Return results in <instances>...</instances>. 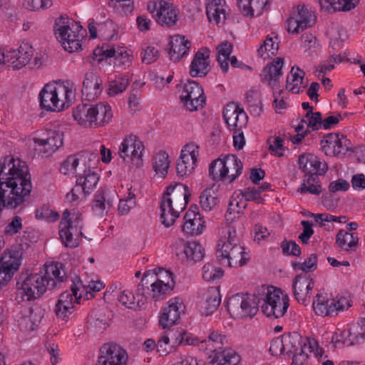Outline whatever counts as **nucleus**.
Instances as JSON below:
<instances>
[{
	"label": "nucleus",
	"instance_id": "nucleus-2",
	"mask_svg": "<svg viewBox=\"0 0 365 365\" xmlns=\"http://www.w3.org/2000/svg\"><path fill=\"white\" fill-rule=\"evenodd\" d=\"M191 193L186 185L178 182L170 185L160 202V218L162 223L168 227L171 226L188 204Z\"/></svg>",
	"mask_w": 365,
	"mask_h": 365
},
{
	"label": "nucleus",
	"instance_id": "nucleus-4",
	"mask_svg": "<svg viewBox=\"0 0 365 365\" xmlns=\"http://www.w3.org/2000/svg\"><path fill=\"white\" fill-rule=\"evenodd\" d=\"M216 257L222 264L230 267H242L250 259L249 255L236 237V232L230 229L227 231V236L218 241Z\"/></svg>",
	"mask_w": 365,
	"mask_h": 365
},
{
	"label": "nucleus",
	"instance_id": "nucleus-38",
	"mask_svg": "<svg viewBox=\"0 0 365 365\" xmlns=\"http://www.w3.org/2000/svg\"><path fill=\"white\" fill-rule=\"evenodd\" d=\"M224 173L225 179H229L232 182L242 173L243 164L235 155H227L225 156Z\"/></svg>",
	"mask_w": 365,
	"mask_h": 365
},
{
	"label": "nucleus",
	"instance_id": "nucleus-56",
	"mask_svg": "<svg viewBox=\"0 0 365 365\" xmlns=\"http://www.w3.org/2000/svg\"><path fill=\"white\" fill-rule=\"evenodd\" d=\"M351 332L349 329H344L335 332L331 337V342L334 344L335 346L339 345H346L350 346L354 345V341L351 339Z\"/></svg>",
	"mask_w": 365,
	"mask_h": 365
},
{
	"label": "nucleus",
	"instance_id": "nucleus-12",
	"mask_svg": "<svg viewBox=\"0 0 365 365\" xmlns=\"http://www.w3.org/2000/svg\"><path fill=\"white\" fill-rule=\"evenodd\" d=\"M180 88H182L180 99L187 110L195 111L204 106L206 98L199 83L187 80V82L182 83Z\"/></svg>",
	"mask_w": 365,
	"mask_h": 365
},
{
	"label": "nucleus",
	"instance_id": "nucleus-41",
	"mask_svg": "<svg viewBox=\"0 0 365 365\" xmlns=\"http://www.w3.org/2000/svg\"><path fill=\"white\" fill-rule=\"evenodd\" d=\"M182 252L190 262H197L204 257V249L196 242H182Z\"/></svg>",
	"mask_w": 365,
	"mask_h": 365
},
{
	"label": "nucleus",
	"instance_id": "nucleus-50",
	"mask_svg": "<svg viewBox=\"0 0 365 365\" xmlns=\"http://www.w3.org/2000/svg\"><path fill=\"white\" fill-rule=\"evenodd\" d=\"M170 166V160L168 155L161 151L156 154L153 158V169L157 174H161L163 177L168 173Z\"/></svg>",
	"mask_w": 365,
	"mask_h": 365
},
{
	"label": "nucleus",
	"instance_id": "nucleus-21",
	"mask_svg": "<svg viewBox=\"0 0 365 365\" xmlns=\"http://www.w3.org/2000/svg\"><path fill=\"white\" fill-rule=\"evenodd\" d=\"M150 274H151L150 271H146L143 274L141 282L138 285L137 296L138 298L137 302H135V297L133 293L128 290H124L120 292L118 298V302L128 309L134 310L143 309L146 302L144 282Z\"/></svg>",
	"mask_w": 365,
	"mask_h": 365
},
{
	"label": "nucleus",
	"instance_id": "nucleus-40",
	"mask_svg": "<svg viewBox=\"0 0 365 365\" xmlns=\"http://www.w3.org/2000/svg\"><path fill=\"white\" fill-rule=\"evenodd\" d=\"M359 238L355 233L341 230L336 236V244L345 251H354L358 245Z\"/></svg>",
	"mask_w": 365,
	"mask_h": 365
},
{
	"label": "nucleus",
	"instance_id": "nucleus-52",
	"mask_svg": "<svg viewBox=\"0 0 365 365\" xmlns=\"http://www.w3.org/2000/svg\"><path fill=\"white\" fill-rule=\"evenodd\" d=\"M88 322L96 332H102L109 327V319L102 313L91 314L88 317Z\"/></svg>",
	"mask_w": 365,
	"mask_h": 365
},
{
	"label": "nucleus",
	"instance_id": "nucleus-36",
	"mask_svg": "<svg viewBox=\"0 0 365 365\" xmlns=\"http://www.w3.org/2000/svg\"><path fill=\"white\" fill-rule=\"evenodd\" d=\"M221 302L220 291L217 287H210L203 294L201 311L208 316L217 310Z\"/></svg>",
	"mask_w": 365,
	"mask_h": 365
},
{
	"label": "nucleus",
	"instance_id": "nucleus-17",
	"mask_svg": "<svg viewBox=\"0 0 365 365\" xmlns=\"http://www.w3.org/2000/svg\"><path fill=\"white\" fill-rule=\"evenodd\" d=\"M98 162V155L93 152L83 151L76 155H71L62 162L60 172L63 175L76 174L78 177V168L79 170L87 168L89 163Z\"/></svg>",
	"mask_w": 365,
	"mask_h": 365
},
{
	"label": "nucleus",
	"instance_id": "nucleus-26",
	"mask_svg": "<svg viewBox=\"0 0 365 365\" xmlns=\"http://www.w3.org/2000/svg\"><path fill=\"white\" fill-rule=\"evenodd\" d=\"M298 164L299 168L305 173V175H323L328 169L325 162H321L317 156L312 153L301 155L298 159Z\"/></svg>",
	"mask_w": 365,
	"mask_h": 365
},
{
	"label": "nucleus",
	"instance_id": "nucleus-48",
	"mask_svg": "<svg viewBox=\"0 0 365 365\" xmlns=\"http://www.w3.org/2000/svg\"><path fill=\"white\" fill-rule=\"evenodd\" d=\"M219 202L217 195L211 189H205L200 195V203L203 210L210 211L215 208Z\"/></svg>",
	"mask_w": 365,
	"mask_h": 365
},
{
	"label": "nucleus",
	"instance_id": "nucleus-60",
	"mask_svg": "<svg viewBox=\"0 0 365 365\" xmlns=\"http://www.w3.org/2000/svg\"><path fill=\"white\" fill-rule=\"evenodd\" d=\"M151 274H149L152 278L155 277L153 281L163 280L165 283L168 282L173 284V288L175 286V282L173 279V274L169 270L164 269L163 268L153 269L150 270Z\"/></svg>",
	"mask_w": 365,
	"mask_h": 365
},
{
	"label": "nucleus",
	"instance_id": "nucleus-5",
	"mask_svg": "<svg viewBox=\"0 0 365 365\" xmlns=\"http://www.w3.org/2000/svg\"><path fill=\"white\" fill-rule=\"evenodd\" d=\"M54 32L66 51L72 53L81 48V38L86 31L78 22L61 16L55 23Z\"/></svg>",
	"mask_w": 365,
	"mask_h": 365
},
{
	"label": "nucleus",
	"instance_id": "nucleus-42",
	"mask_svg": "<svg viewBox=\"0 0 365 365\" xmlns=\"http://www.w3.org/2000/svg\"><path fill=\"white\" fill-rule=\"evenodd\" d=\"M240 360V356L234 350L225 349L214 355L207 365H237Z\"/></svg>",
	"mask_w": 365,
	"mask_h": 365
},
{
	"label": "nucleus",
	"instance_id": "nucleus-23",
	"mask_svg": "<svg viewBox=\"0 0 365 365\" xmlns=\"http://www.w3.org/2000/svg\"><path fill=\"white\" fill-rule=\"evenodd\" d=\"M223 118L230 130L245 127L248 120L243 108L235 103L227 105L223 111Z\"/></svg>",
	"mask_w": 365,
	"mask_h": 365
},
{
	"label": "nucleus",
	"instance_id": "nucleus-13",
	"mask_svg": "<svg viewBox=\"0 0 365 365\" xmlns=\"http://www.w3.org/2000/svg\"><path fill=\"white\" fill-rule=\"evenodd\" d=\"M284 351L292 357L291 365H302L308 359L307 343L297 332L287 333L282 336Z\"/></svg>",
	"mask_w": 365,
	"mask_h": 365
},
{
	"label": "nucleus",
	"instance_id": "nucleus-8",
	"mask_svg": "<svg viewBox=\"0 0 365 365\" xmlns=\"http://www.w3.org/2000/svg\"><path fill=\"white\" fill-rule=\"evenodd\" d=\"M72 93L67 86L46 84L39 93L40 106L48 111H60L65 108L64 100Z\"/></svg>",
	"mask_w": 365,
	"mask_h": 365
},
{
	"label": "nucleus",
	"instance_id": "nucleus-16",
	"mask_svg": "<svg viewBox=\"0 0 365 365\" xmlns=\"http://www.w3.org/2000/svg\"><path fill=\"white\" fill-rule=\"evenodd\" d=\"M148 10L157 23L163 26L170 27L178 21V11L171 4L165 1L150 2Z\"/></svg>",
	"mask_w": 365,
	"mask_h": 365
},
{
	"label": "nucleus",
	"instance_id": "nucleus-44",
	"mask_svg": "<svg viewBox=\"0 0 365 365\" xmlns=\"http://www.w3.org/2000/svg\"><path fill=\"white\" fill-rule=\"evenodd\" d=\"M300 193L309 192L312 195H319L322 192L319 178L317 175H304L303 182L297 189Z\"/></svg>",
	"mask_w": 365,
	"mask_h": 365
},
{
	"label": "nucleus",
	"instance_id": "nucleus-19",
	"mask_svg": "<svg viewBox=\"0 0 365 365\" xmlns=\"http://www.w3.org/2000/svg\"><path fill=\"white\" fill-rule=\"evenodd\" d=\"M314 286V279L309 274L301 273L293 279L292 291L298 303L304 306L310 304Z\"/></svg>",
	"mask_w": 365,
	"mask_h": 365
},
{
	"label": "nucleus",
	"instance_id": "nucleus-37",
	"mask_svg": "<svg viewBox=\"0 0 365 365\" xmlns=\"http://www.w3.org/2000/svg\"><path fill=\"white\" fill-rule=\"evenodd\" d=\"M224 3L222 0H207L206 14L208 21L216 25H223L226 19Z\"/></svg>",
	"mask_w": 365,
	"mask_h": 365
},
{
	"label": "nucleus",
	"instance_id": "nucleus-58",
	"mask_svg": "<svg viewBox=\"0 0 365 365\" xmlns=\"http://www.w3.org/2000/svg\"><path fill=\"white\" fill-rule=\"evenodd\" d=\"M222 274L223 272L220 268L215 267L210 263L205 264L202 268V277L207 282L220 279Z\"/></svg>",
	"mask_w": 365,
	"mask_h": 365
},
{
	"label": "nucleus",
	"instance_id": "nucleus-49",
	"mask_svg": "<svg viewBox=\"0 0 365 365\" xmlns=\"http://www.w3.org/2000/svg\"><path fill=\"white\" fill-rule=\"evenodd\" d=\"M218 56L217 61L220 65L221 69L223 72L226 73L229 68L228 60L232 51V45L228 42L225 41L220 43L217 48Z\"/></svg>",
	"mask_w": 365,
	"mask_h": 365
},
{
	"label": "nucleus",
	"instance_id": "nucleus-57",
	"mask_svg": "<svg viewBox=\"0 0 365 365\" xmlns=\"http://www.w3.org/2000/svg\"><path fill=\"white\" fill-rule=\"evenodd\" d=\"M160 56V51L155 46H146L141 51V61L143 63L151 64Z\"/></svg>",
	"mask_w": 365,
	"mask_h": 365
},
{
	"label": "nucleus",
	"instance_id": "nucleus-31",
	"mask_svg": "<svg viewBox=\"0 0 365 365\" xmlns=\"http://www.w3.org/2000/svg\"><path fill=\"white\" fill-rule=\"evenodd\" d=\"M21 259L22 251L21 249H7L0 257V267L14 274L19 269Z\"/></svg>",
	"mask_w": 365,
	"mask_h": 365
},
{
	"label": "nucleus",
	"instance_id": "nucleus-64",
	"mask_svg": "<svg viewBox=\"0 0 365 365\" xmlns=\"http://www.w3.org/2000/svg\"><path fill=\"white\" fill-rule=\"evenodd\" d=\"M351 142L344 135L338 133L337 143H336L335 155L334 156L341 158L346 155L350 148Z\"/></svg>",
	"mask_w": 365,
	"mask_h": 365
},
{
	"label": "nucleus",
	"instance_id": "nucleus-20",
	"mask_svg": "<svg viewBox=\"0 0 365 365\" xmlns=\"http://www.w3.org/2000/svg\"><path fill=\"white\" fill-rule=\"evenodd\" d=\"M25 186L23 183H16V189L11 190L12 187H4L5 193L4 195L0 194V207L4 206L9 209H16L17 207L24 205L26 202H28L30 197V194L32 189V184L30 181V187L29 192L24 193L23 190Z\"/></svg>",
	"mask_w": 365,
	"mask_h": 365
},
{
	"label": "nucleus",
	"instance_id": "nucleus-59",
	"mask_svg": "<svg viewBox=\"0 0 365 365\" xmlns=\"http://www.w3.org/2000/svg\"><path fill=\"white\" fill-rule=\"evenodd\" d=\"M6 67L13 71L19 70L29 63V62H23L21 56L11 53V51L6 53Z\"/></svg>",
	"mask_w": 365,
	"mask_h": 365
},
{
	"label": "nucleus",
	"instance_id": "nucleus-30",
	"mask_svg": "<svg viewBox=\"0 0 365 365\" xmlns=\"http://www.w3.org/2000/svg\"><path fill=\"white\" fill-rule=\"evenodd\" d=\"M145 278V297H150L155 301L163 299L168 294L173 290V284L165 283L163 280L150 282Z\"/></svg>",
	"mask_w": 365,
	"mask_h": 365
},
{
	"label": "nucleus",
	"instance_id": "nucleus-54",
	"mask_svg": "<svg viewBox=\"0 0 365 365\" xmlns=\"http://www.w3.org/2000/svg\"><path fill=\"white\" fill-rule=\"evenodd\" d=\"M338 133H331L324 137L320 142L322 151L326 155L334 156L335 155L336 143H337Z\"/></svg>",
	"mask_w": 365,
	"mask_h": 365
},
{
	"label": "nucleus",
	"instance_id": "nucleus-63",
	"mask_svg": "<svg viewBox=\"0 0 365 365\" xmlns=\"http://www.w3.org/2000/svg\"><path fill=\"white\" fill-rule=\"evenodd\" d=\"M52 0H24V6L30 11H38L50 8Z\"/></svg>",
	"mask_w": 365,
	"mask_h": 365
},
{
	"label": "nucleus",
	"instance_id": "nucleus-6",
	"mask_svg": "<svg viewBox=\"0 0 365 365\" xmlns=\"http://www.w3.org/2000/svg\"><path fill=\"white\" fill-rule=\"evenodd\" d=\"M81 214L75 209L65 210L59 224V235L63 244L70 248L77 247L83 236Z\"/></svg>",
	"mask_w": 365,
	"mask_h": 365
},
{
	"label": "nucleus",
	"instance_id": "nucleus-10",
	"mask_svg": "<svg viewBox=\"0 0 365 365\" xmlns=\"http://www.w3.org/2000/svg\"><path fill=\"white\" fill-rule=\"evenodd\" d=\"M143 150L144 145L139 138L130 135L120 143L118 154L125 163L138 168L142 165Z\"/></svg>",
	"mask_w": 365,
	"mask_h": 365
},
{
	"label": "nucleus",
	"instance_id": "nucleus-39",
	"mask_svg": "<svg viewBox=\"0 0 365 365\" xmlns=\"http://www.w3.org/2000/svg\"><path fill=\"white\" fill-rule=\"evenodd\" d=\"M111 206L112 200L108 197L106 192L103 190L95 195L91 203L93 212L96 215L100 217H103L105 213H108Z\"/></svg>",
	"mask_w": 365,
	"mask_h": 365
},
{
	"label": "nucleus",
	"instance_id": "nucleus-1",
	"mask_svg": "<svg viewBox=\"0 0 365 365\" xmlns=\"http://www.w3.org/2000/svg\"><path fill=\"white\" fill-rule=\"evenodd\" d=\"M259 295H262V297L257 299V302L247 294L237 293L232 295L227 302V309L234 318L252 317L257 314V306L262 302V311L267 317L277 319L284 315L289 307L287 294H283L279 289L270 286L262 287Z\"/></svg>",
	"mask_w": 365,
	"mask_h": 365
},
{
	"label": "nucleus",
	"instance_id": "nucleus-11",
	"mask_svg": "<svg viewBox=\"0 0 365 365\" xmlns=\"http://www.w3.org/2000/svg\"><path fill=\"white\" fill-rule=\"evenodd\" d=\"M82 287H83V285L81 280L76 277L75 280H73V284L71 285V292L66 291L60 294L55 307V313L58 318L65 319L72 314L74 309V304H78L81 299V293H78V291Z\"/></svg>",
	"mask_w": 365,
	"mask_h": 365
},
{
	"label": "nucleus",
	"instance_id": "nucleus-47",
	"mask_svg": "<svg viewBox=\"0 0 365 365\" xmlns=\"http://www.w3.org/2000/svg\"><path fill=\"white\" fill-rule=\"evenodd\" d=\"M315 313L319 316L331 315L333 313L331 309V300L329 301L322 294L318 293L312 303Z\"/></svg>",
	"mask_w": 365,
	"mask_h": 365
},
{
	"label": "nucleus",
	"instance_id": "nucleus-33",
	"mask_svg": "<svg viewBox=\"0 0 365 365\" xmlns=\"http://www.w3.org/2000/svg\"><path fill=\"white\" fill-rule=\"evenodd\" d=\"M92 164L89 163L87 168L83 170V173H78L76 184L82 189L83 195L90 194L96 187L99 180V176L93 171H91Z\"/></svg>",
	"mask_w": 365,
	"mask_h": 365
},
{
	"label": "nucleus",
	"instance_id": "nucleus-24",
	"mask_svg": "<svg viewBox=\"0 0 365 365\" xmlns=\"http://www.w3.org/2000/svg\"><path fill=\"white\" fill-rule=\"evenodd\" d=\"M93 55L97 58L98 62L103 59L113 58V63L115 67H122L130 63L128 53L123 48L115 50V48H110L108 45H103L101 48H97L93 51Z\"/></svg>",
	"mask_w": 365,
	"mask_h": 365
},
{
	"label": "nucleus",
	"instance_id": "nucleus-53",
	"mask_svg": "<svg viewBox=\"0 0 365 365\" xmlns=\"http://www.w3.org/2000/svg\"><path fill=\"white\" fill-rule=\"evenodd\" d=\"M129 80L124 76L115 78L114 80L109 81L108 88V94L113 96L122 93L128 87Z\"/></svg>",
	"mask_w": 365,
	"mask_h": 365
},
{
	"label": "nucleus",
	"instance_id": "nucleus-62",
	"mask_svg": "<svg viewBox=\"0 0 365 365\" xmlns=\"http://www.w3.org/2000/svg\"><path fill=\"white\" fill-rule=\"evenodd\" d=\"M204 224L205 221L202 219L184 222L182 230L190 235H197L202 233L205 227Z\"/></svg>",
	"mask_w": 365,
	"mask_h": 365
},
{
	"label": "nucleus",
	"instance_id": "nucleus-28",
	"mask_svg": "<svg viewBox=\"0 0 365 365\" xmlns=\"http://www.w3.org/2000/svg\"><path fill=\"white\" fill-rule=\"evenodd\" d=\"M182 303L177 298L168 302V306L165 307L160 317L159 323L163 329L174 325L180 319Z\"/></svg>",
	"mask_w": 365,
	"mask_h": 365
},
{
	"label": "nucleus",
	"instance_id": "nucleus-61",
	"mask_svg": "<svg viewBox=\"0 0 365 365\" xmlns=\"http://www.w3.org/2000/svg\"><path fill=\"white\" fill-rule=\"evenodd\" d=\"M274 38L270 37L269 36H267L266 39L264 41L263 44L261 45L259 48L257 50V52L260 56H262L264 51H268L271 54L274 55L277 53L278 51V38L277 36Z\"/></svg>",
	"mask_w": 365,
	"mask_h": 365
},
{
	"label": "nucleus",
	"instance_id": "nucleus-14",
	"mask_svg": "<svg viewBox=\"0 0 365 365\" xmlns=\"http://www.w3.org/2000/svg\"><path fill=\"white\" fill-rule=\"evenodd\" d=\"M35 150L42 158L52 155L63 145V133L56 130H48L44 138H34Z\"/></svg>",
	"mask_w": 365,
	"mask_h": 365
},
{
	"label": "nucleus",
	"instance_id": "nucleus-32",
	"mask_svg": "<svg viewBox=\"0 0 365 365\" xmlns=\"http://www.w3.org/2000/svg\"><path fill=\"white\" fill-rule=\"evenodd\" d=\"M283 64L284 58L280 57L276 58L262 71L260 75L262 80L268 82L272 86H276L283 75L282 71Z\"/></svg>",
	"mask_w": 365,
	"mask_h": 365
},
{
	"label": "nucleus",
	"instance_id": "nucleus-51",
	"mask_svg": "<svg viewBox=\"0 0 365 365\" xmlns=\"http://www.w3.org/2000/svg\"><path fill=\"white\" fill-rule=\"evenodd\" d=\"M225 157L218 158L213 160L209 166V175L215 181L223 180L225 179L224 173Z\"/></svg>",
	"mask_w": 365,
	"mask_h": 365
},
{
	"label": "nucleus",
	"instance_id": "nucleus-27",
	"mask_svg": "<svg viewBox=\"0 0 365 365\" xmlns=\"http://www.w3.org/2000/svg\"><path fill=\"white\" fill-rule=\"evenodd\" d=\"M73 117L83 128H93L95 119V104L82 103L73 110Z\"/></svg>",
	"mask_w": 365,
	"mask_h": 365
},
{
	"label": "nucleus",
	"instance_id": "nucleus-34",
	"mask_svg": "<svg viewBox=\"0 0 365 365\" xmlns=\"http://www.w3.org/2000/svg\"><path fill=\"white\" fill-rule=\"evenodd\" d=\"M269 5V0H237L239 9L246 16H259Z\"/></svg>",
	"mask_w": 365,
	"mask_h": 365
},
{
	"label": "nucleus",
	"instance_id": "nucleus-15",
	"mask_svg": "<svg viewBox=\"0 0 365 365\" xmlns=\"http://www.w3.org/2000/svg\"><path fill=\"white\" fill-rule=\"evenodd\" d=\"M126 351L115 343L104 344L100 349L96 365H126Z\"/></svg>",
	"mask_w": 365,
	"mask_h": 365
},
{
	"label": "nucleus",
	"instance_id": "nucleus-7",
	"mask_svg": "<svg viewBox=\"0 0 365 365\" xmlns=\"http://www.w3.org/2000/svg\"><path fill=\"white\" fill-rule=\"evenodd\" d=\"M20 286L16 294L18 302L31 301L40 297L48 289L42 272L35 274H22L17 282Z\"/></svg>",
	"mask_w": 365,
	"mask_h": 365
},
{
	"label": "nucleus",
	"instance_id": "nucleus-29",
	"mask_svg": "<svg viewBox=\"0 0 365 365\" xmlns=\"http://www.w3.org/2000/svg\"><path fill=\"white\" fill-rule=\"evenodd\" d=\"M209 56L210 51L207 48L195 53L190 66V74L192 77H204L209 73Z\"/></svg>",
	"mask_w": 365,
	"mask_h": 365
},
{
	"label": "nucleus",
	"instance_id": "nucleus-46",
	"mask_svg": "<svg viewBox=\"0 0 365 365\" xmlns=\"http://www.w3.org/2000/svg\"><path fill=\"white\" fill-rule=\"evenodd\" d=\"M304 75V71L300 68L297 67L294 71V67H292L290 76L287 78V88L293 93H299L301 90L299 85L303 83Z\"/></svg>",
	"mask_w": 365,
	"mask_h": 365
},
{
	"label": "nucleus",
	"instance_id": "nucleus-22",
	"mask_svg": "<svg viewBox=\"0 0 365 365\" xmlns=\"http://www.w3.org/2000/svg\"><path fill=\"white\" fill-rule=\"evenodd\" d=\"M82 84L81 92L83 101H94L103 91V81L93 70L85 73Z\"/></svg>",
	"mask_w": 365,
	"mask_h": 365
},
{
	"label": "nucleus",
	"instance_id": "nucleus-3",
	"mask_svg": "<svg viewBox=\"0 0 365 365\" xmlns=\"http://www.w3.org/2000/svg\"><path fill=\"white\" fill-rule=\"evenodd\" d=\"M23 183L24 193L30 187V173L26 163L13 155H6L0 158V194L5 193L4 187L16 189V183Z\"/></svg>",
	"mask_w": 365,
	"mask_h": 365
},
{
	"label": "nucleus",
	"instance_id": "nucleus-9",
	"mask_svg": "<svg viewBox=\"0 0 365 365\" xmlns=\"http://www.w3.org/2000/svg\"><path fill=\"white\" fill-rule=\"evenodd\" d=\"M176 340L179 341V344L199 345V344H205V349L216 355L219 352L224 351L228 348V341L225 335L222 334L217 331H212L207 339L199 341L198 339L193 337L190 334L181 331L176 336Z\"/></svg>",
	"mask_w": 365,
	"mask_h": 365
},
{
	"label": "nucleus",
	"instance_id": "nucleus-25",
	"mask_svg": "<svg viewBox=\"0 0 365 365\" xmlns=\"http://www.w3.org/2000/svg\"><path fill=\"white\" fill-rule=\"evenodd\" d=\"M42 276L48 289H55L67 279L65 267L61 262L45 264Z\"/></svg>",
	"mask_w": 365,
	"mask_h": 365
},
{
	"label": "nucleus",
	"instance_id": "nucleus-55",
	"mask_svg": "<svg viewBox=\"0 0 365 365\" xmlns=\"http://www.w3.org/2000/svg\"><path fill=\"white\" fill-rule=\"evenodd\" d=\"M292 267L295 270H302V273L309 274V272H313L317 268V255L311 254L302 263L292 262Z\"/></svg>",
	"mask_w": 365,
	"mask_h": 365
},
{
	"label": "nucleus",
	"instance_id": "nucleus-18",
	"mask_svg": "<svg viewBox=\"0 0 365 365\" xmlns=\"http://www.w3.org/2000/svg\"><path fill=\"white\" fill-rule=\"evenodd\" d=\"M199 155V147L194 143H188L181 151L176 164V172L178 177H187L194 170Z\"/></svg>",
	"mask_w": 365,
	"mask_h": 365
},
{
	"label": "nucleus",
	"instance_id": "nucleus-43",
	"mask_svg": "<svg viewBox=\"0 0 365 365\" xmlns=\"http://www.w3.org/2000/svg\"><path fill=\"white\" fill-rule=\"evenodd\" d=\"M291 17L300 24L302 30L311 27L315 22V17L305 6H298Z\"/></svg>",
	"mask_w": 365,
	"mask_h": 365
},
{
	"label": "nucleus",
	"instance_id": "nucleus-45",
	"mask_svg": "<svg viewBox=\"0 0 365 365\" xmlns=\"http://www.w3.org/2000/svg\"><path fill=\"white\" fill-rule=\"evenodd\" d=\"M113 116L111 108L109 105L105 103L95 104V119L94 128L103 126L108 123Z\"/></svg>",
	"mask_w": 365,
	"mask_h": 365
},
{
	"label": "nucleus",
	"instance_id": "nucleus-35",
	"mask_svg": "<svg viewBox=\"0 0 365 365\" xmlns=\"http://www.w3.org/2000/svg\"><path fill=\"white\" fill-rule=\"evenodd\" d=\"M191 43L184 36L177 35L169 43L168 54L170 60L176 62L187 54Z\"/></svg>",
	"mask_w": 365,
	"mask_h": 365
}]
</instances>
